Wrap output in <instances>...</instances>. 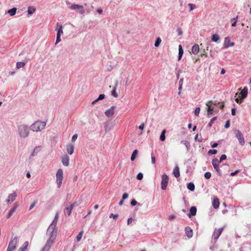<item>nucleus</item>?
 Returning a JSON list of instances; mask_svg holds the SVG:
<instances>
[{
    "label": "nucleus",
    "mask_w": 251,
    "mask_h": 251,
    "mask_svg": "<svg viewBox=\"0 0 251 251\" xmlns=\"http://www.w3.org/2000/svg\"><path fill=\"white\" fill-rule=\"evenodd\" d=\"M53 225H50L47 231V235L49 236L45 245L42 251H49L55 243L57 236V229L56 227L52 226Z\"/></svg>",
    "instance_id": "nucleus-1"
},
{
    "label": "nucleus",
    "mask_w": 251,
    "mask_h": 251,
    "mask_svg": "<svg viewBox=\"0 0 251 251\" xmlns=\"http://www.w3.org/2000/svg\"><path fill=\"white\" fill-rule=\"evenodd\" d=\"M29 127L24 124H21L18 126L19 135L21 138H26L29 134Z\"/></svg>",
    "instance_id": "nucleus-2"
},
{
    "label": "nucleus",
    "mask_w": 251,
    "mask_h": 251,
    "mask_svg": "<svg viewBox=\"0 0 251 251\" xmlns=\"http://www.w3.org/2000/svg\"><path fill=\"white\" fill-rule=\"evenodd\" d=\"M46 125V122L37 121L30 126L29 128L34 132H39L45 128Z\"/></svg>",
    "instance_id": "nucleus-3"
},
{
    "label": "nucleus",
    "mask_w": 251,
    "mask_h": 251,
    "mask_svg": "<svg viewBox=\"0 0 251 251\" xmlns=\"http://www.w3.org/2000/svg\"><path fill=\"white\" fill-rule=\"evenodd\" d=\"M18 241V239L17 236L12 238L9 242L6 251H13L16 249Z\"/></svg>",
    "instance_id": "nucleus-4"
},
{
    "label": "nucleus",
    "mask_w": 251,
    "mask_h": 251,
    "mask_svg": "<svg viewBox=\"0 0 251 251\" xmlns=\"http://www.w3.org/2000/svg\"><path fill=\"white\" fill-rule=\"evenodd\" d=\"M235 137L238 139L239 144L241 146H244L245 144L244 138L242 132L238 129H235L234 131Z\"/></svg>",
    "instance_id": "nucleus-5"
},
{
    "label": "nucleus",
    "mask_w": 251,
    "mask_h": 251,
    "mask_svg": "<svg viewBox=\"0 0 251 251\" xmlns=\"http://www.w3.org/2000/svg\"><path fill=\"white\" fill-rule=\"evenodd\" d=\"M57 27H58L57 29V33L56 35V40L55 42V45L58 44L59 42L61 41V36L63 34V26L59 24V23H57Z\"/></svg>",
    "instance_id": "nucleus-6"
},
{
    "label": "nucleus",
    "mask_w": 251,
    "mask_h": 251,
    "mask_svg": "<svg viewBox=\"0 0 251 251\" xmlns=\"http://www.w3.org/2000/svg\"><path fill=\"white\" fill-rule=\"evenodd\" d=\"M56 182L58 185V187L59 188L63 179V171L61 169H59L56 174Z\"/></svg>",
    "instance_id": "nucleus-7"
},
{
    "label": "nucleus",
    "mask_w": 251,
    "mask_h": 251,
    "mask_svg": "<svg viewBox=\"0 0 251 251\" xmlns=\"http://www.w3.org/2000/svg\"><path fill=\"white\" fill-rule=\"evenodd\" d=\"M169 181V177L166 174H164L162 176V179L161 182V187L163 190L166 189Z\"/></svg>",
    "instance_id": "nucleus-8"
},
{
    "label": "nucleus",
    "mask_w": 251,
    "mask_h": 251,
    "mask_svg": "<svg viewBox=\"0 0 251 251\" xmlns=\"http://www.w3.org/2000/svg\"><path fill=\"white\" fill-rule=\"evenodd\" d=\"M238 95V93H236L235 95V98H236L235 101L238 103H241L243 100L245 99L247 97L248 95V94L244 92L243 91H241L239 94L240 99H239V98H237Z\"/></svg>",
    "instance_id": "nucleus-9"
},
{
    "label": "nucleus",
    "mask_w": 251,
    "mask_h": 251,
    "mask_svg": "<svg viewBox=\"0 0 251 251\" xmlns=\"http://www.w3.org/2000/svg\"><path fill=\"white\" fill-rule=\"evenodd\" d=\"M77 205L78 204L76 202H75L71 204L69 206L66 207L65 209H64L65 215L69 216L72 213V211L74 207L77 206Z\"/></svg>",
    "instance_id": "nucleus-10"
},
{
    "label": "nucleus",
    "mask_w": 251,
    "mask_h": 251,
    "mask_svg": "<svg viewBox=\"0 0 251 251\" xmlns=\"http://www.w3.org/2000/svg\"><path fill=\"white\" fill-rule=\"evenodd\" d=\"M70 8L71 10H80L79 13L81 14H82L84 13V10L82 5L78 4H73L70 6Z\"/></svg>",
    "instance_id": "nucleus-11"
},
{
    "label": "nucleus",
    "mask_w": 251,
    "mask_h": 251,
    "mask_svg": "<svg viewBox=\"0 0 251 251\" xmlns=\"http://www.w3.org/2000/svg\"><path fill=\"white\" fill-rule=\"evenodd\" d=\"M223 230V227L220 228L218 229H215L214 233H213V237L214 240H215L216 241L218 239V238L219 237L220 235L222 233Z\"/></svg>",
    "instance_id": "nucleus-12"
},
{
    "label": "nucleus",
    "mask_w": 251,
    "mask_h": 251,
    "mask_svg": "<svg viewBox=\"0 0 251 251\" xmlns=\"http://www.w3.org/2000/svg\"><path fill=\"white\" fill-rule=\"evenodd\" d=\"M234 45L233 42H230L229 37H226L225 39L224 48H227L229 47H232Z\"/></svg>",
    "instance_id": "nucleus-13"
},
{
    "label": "nucleus",
    "mask_w": 251,
    "mask_h": 251,
    "mask_svg": "<svg viewBox=\"0 0 251 251\" xmlns=\"http://www.w3.org/2000/svg\"><path fill=\"white\" fill-rule=\"evenodd\" d=\"M17 197V194L15 192H13L12 194L9 195L8 199L6 200L7 203H11L13 202Z\"/></svg>",
    "instance_id": "nucleus-14"
},
{
    "label": "nucleus",
    "mask_w": 251,
    "mask_h": 251,
    "mask_svg": "<svg viewBox=\"0 0 251 251\" xmlns=\"http://www.w3.org/2000/svg\"><path fill=\"white\" fill-rule=\"evenodd\" d=\"M115 106H113L105 112V115L108 117H110L114 115Z\"/></svg>",
    "instance_id": "nucleus-15"
},
{
    "label": "nucleus",
    "mask_w": 251,
    "mask_h": 251,
    "mask_svg": "<svg viewBox=\"0 0 251 251\" xmlns=\"http://www.w3.org/2000/svg\"><path fill=\"white\" fill-rule=\"evenodd\" d=\"M17 205H15L9 210L8 214L6 215V218L7 219L10 218L13 215V214L16 212L17 208Z\"/></svg>",
    "instance_id": "nucleus-16"
},
{
    "label": "nucleus",
    "mask_w": 251,
    "mask_h": 251,
    "mask_svg": "<svg viewBox=\"0 0 251 251\" xmlns=\"http://www.w3.org/2000/svg\"><path fill=\"white\" fill-rule=\"evenodd\" d=\"M69 157L67 155H64L62 158V163L63 165L68 166L69 165Z\"/></svg>",
    "instance_id": "nucleus-17"
},
{
    "label": "nucleus",
    "mask_w": 251,
    "mask_h": 251,
    "mask_svg": "<svg viewBox=\"0 0 251 251\" xmlns=\"http://www.w3.org/2000/svg\"><path fill=\"white\" fill-rule=\"evenodd\" d=\"M197 213V208L195 206H192L190 210L189 213L188 214V216L189 218L194 216Z\"/></svg>",
    "instance_id": "nucleus-18"
},
{
    "label": "nucleus",
    "mask_w": 251,
    "mask_h": 251,
    "mask_svg": "<svg viewBox=\"0 0 251 251\" xmlns=\"http://www.w3.org/2000/svg\"><path fill=\"white\" fill-rule=\"evenodd\" d=\"M74 149H75V146H74V145H73V144L68 145H67V146H66L67 151L68 153L71 155L74 153Z\"/></svg>",
    "instance_id": "nucleus-19"
},
{
    "label": "nucleus",
    "mask_w": 251,
    "mask_h": 251,
    "mask_svg": "<svg viewBox=\"0 0 251 251\" xmlns=\"http://www.w3.org/2000/svg\"><path fill=\"white\" fill-rule=\"evenodd\" d=\"M200 50L199 46L198 44H195L192 48V53L194 54H197Z\"/></svg>",
    "instance_id": "nucleus-20"
},
{
    "label": "nucleus",
    "mask_w": 251,
    "mask_h": 251,
    "mask_svg": "<svg viewBox=\"0 0 251 251\" xmlns=\"http://www.w3.org/2000/svg\"><path fill=\"white\" fill-rule=\"evenodd\" d=\"M185 233L189 238L193 236V231L190 227L188 226L185 228Z\"/></svg>",
    "instance_id": "nucleus-21"
},
{
    "label": "nucleus",
    "mask_w": 251,
    "mask_h": 251,
    "mask_svg": "<svg viewBox=\"0 0 251 251\" xmlns=\"http://www.w3.org/2000/svg\"><path fill=\"white\" fill-rule=\"evenodd\" d=\"M220 204L219 200L218 198H215L213 199L212 201V206L215 209L219 207Z\"/></svg>",
    "instance_id": "nucleus-22"
},
{
    "label": "nucleus",
    "mask_w": 251,
    "mask_h": 251,
    "mask_svg": "<svg viewBox=\"0 0 251 251\" xmlns=\"http://www.w3.org/2000/svg\"><path fill=\"white\" fill-rule=\"evenodd\" d=\"M40 151H41V147L40 146L36 147L34 149L32 152L31 153V156H34L38 154V153L40 152Z\"/></svg>",
    "instance_id": "nucleus-23"
},
{
    "label": "nucleus",
    "mask_w": 251,
    "mask_h": 251,
    "mask_svg": "<svg viewBox=\"0 0 251 251\" xmlns=\"http://www.w3.org/2000/svg\"><path fill=\"white\" fill-rule=\"evenodd\" d=\"M173 174L176 177H178L180 176L179 167L176 166L173 170Z\"/></svg>",
    "instance_id": "nucleus-24"
},
{
    "label": "nucleus",
    "mask_w": 251,
    "mask_h": 251,
    "mask_svg": "<svg viewBox=\"0 0 251 251\" xmlns=\"http://www.w3.org/2000/svg\"><path fill=\"white\" fill-rule=\"evenodd\" d=\"M211 103H212V101H208V102H206V105L208 107L207 110L210 111H214V108L212 106V104H211Z\"/></svg>",
    "instance_id": "nucleus-25"
},
{
    "label": "nucleus",
    "mask_w": 251,
    "mask_h": 251,
    "mask_svg": "<svg viewBox=\"0 0 251 251\" xmlns=\"http://www.w3.org/2000/svg\"><path fill=\"white\" fill-rule=\"evenodd\" d=\"M17 8L13 7L8 10L7 13L11 16H13L16 14Z\"/></svg>",
    "instance_id": "nucleus-26"
},
{
    "label": "nucleus",
    "mask_w": 251,
    "mask_h": 251,
    "mask_svg": "<svg viewBox=\"0 0 251 251\" xmlns=\"http://www.w3.org/2000/svg\"><path fill=\"white\" fill-rule=\"evenodd\" d=\"M58 213H57L55 214V216L54 217L53 221H52V222L50 224V225H53L52 226H54L55 227H56V223H57V220H58Z\"/></svg>",
    "instance_id": "nucleus-27"
},
{
    "label": "nucleus",
    "mask_w": 251,
    "mask_h": 251,
    "mask_svg": "<svg viewBox=\"0 0 251 251\" xmlns=\"http://www.w3.org/2000/svg\"><path fill=\"white\" fill-rule=\"evenodd\" d=\"M187 187L189 190L193 191L195 189V185L192 182H189L187 184Z\"/></svg>",
    "instance_id": "nucleus-28"
},
{
    "label": "nucleus",
    "mask_w": 251,
    "mask_h": 251,
    "mask_svg": "<svg viewBox=\"0 0 251 251\" xmlns=\"http://www.w3.org/2000/svg\"><path fill=\"white\" fill-rule=\"evenodd\" d=\"M220 163L221 161L219 160L216 158H214L212 161V164L213 167H215V166H218Z\"/></svg>",
    "instance_id": "nucleus-29"
},
{
    "label": "nucleus",
    "mask_w": 251,
    "mask_h": 251,
    "mask_svg": "<svg viewBox=\"0 0 251 251\" xmlns=\"http://www.w3.org/2000/svg\"><path fill=\"white\" fill-rule=\"evenodd\" d=\"M138 151L137 150H135L133 151V152H132V153L131 154V158H130L131 161H134L135 160V158L136 157V155L138 154Z\"/></svg>",
    "instance_id": "nucleus-30"
},
{
    "label": "nucleus",
    "mask_w": 251,
    "mask_h": 251,
    "mask_svg": "<svg viewBox=\"0 0 251 251\" xmlns=\"http://www.w3.org/2000/svg\"><path fill=\"white\" fill-rule=\"evenodd\" d=\"M35 8H34L33 7H31V6H29L28 7L27 12H28V14L29 15H31L34 12H35Z\"/></svg>",
    "instance_id": "nucleus-31"
},
{
    "label": "nucleus",
    "mask_w": 251,
    "mask_h": 251,
    "mask_svg": "<svg viewBox=\"0 0 251 251\" xmlns=\"http://www.w3.org/2000/svg\"><path fill=\"white\" fill-rule=\"evenodd\" d=\"M219 40V37L217 34H213L211 37V40L214 42H217Z\"/></svg>",
    "instance_id": "nucleus-32"
},
{
    "label": "nucleus",
    "mask_w": 251,
    "mask_h": 251,
    "mask_svg": "<svg viewBox=\"0 0 251 251\" xmlns=\"http://www.w3.org/2000/svg\"><path fill=\"white\" fill-rule=\"evenodd\" d=\"M165 133H166V130L165 129H164L161 133V135L160 136V140L161 141H164L165 140Z\"/></svg>",
    "instance_id": "nucleus-33"
},
{
    "label": "nucleus",
    "mask_w": 251,
    "mask_h": 251,
    "mask_svg": "<svg viewBox=\"0 0 251 251\" xmlns=\"http://www.w3.org/2000/svg\"><path fill=\"white\" fill-rule=\"evenodd\" d=\"M83 234V231L82 230L77 234V235L76 237V241L77 242H79L80 241V240L82 237Z\"/></svg>",
    "instance_id": "nucleus-34"
},
{
    "label": "nucleus",
    "mask_w": 251,
    "mask_h": 251,
    "mask_svg": "<svg viewBox=\"0 0 251 251\" xmlns=\"http://www.w3.org/2000/svg\"><path fill=\"white\" fill-rule=\"evenodd\" d=\"M25 65V63L23 62H18L16 64V67L18 69L23 67Z\"/></svg>",
    "instance_id": "nucleus-35"
},
{
    "label": "nucleus",
    "mask_w": 251,
    "mask_h": 251,
    "mask_svg": "<svg viewBox=\"0 0 251 251\" xmlns=\"http://www.w3.org/2000/svg\"><path fill=\"white\" fill-rule=\"evenodd\" d=\"M161 42V39H160V37L157 38V39L155 40V43H154V46L155 47H158L159 46Z\"/></svg>",
    "instance_id": "nucleus-36"
},
{
    "label": "nucleus",
    "mask_w": 251,
    "mask_h": 251,
    "mask_svg": "<svg viewBox=\"0 0 251 251\" xmlns=\"http://www.w3.org/2000/svg\"><path fill=\"white\" fill-rule=\"evenodd\" d=\"M216 120H217V117H214L212 118L211 119V120H210V121L209 122V123H208V126L209 127H211V126H212V125L213 123L215 121H216Z\"/></svg>",
    "instance_id": "nucleus-37"
},
{
    "label": "nucleus",
    "mask_w": 251,
    "mask_h": 251,
    "mask_svg": "<svg viewBox=\"0 0 251 251\" xmlns=\"http://www.w3.org/2000/svg\"><path fill=\"white\" fill-rule=\"evenodd\" d=\"M184 145L185 146L187 151H189L190 150L191 145L190 143L188 141H187L186 142H184Z\"/></svg>",
    "instance_id": "nucleus-38"
},
{
    "label": "nucleus",
    "mask_w": 251,
    "mask_h": 251,
    "mask_svg": "<svg viewBox=\"0 0 251 251\" xmlns=\"http://www.w3.org/2000/svg\"><path fill=\"white\" fill-rule=\"evenodd\" d=\"M217 152V151L216 150H215V149H213V150H210L208 151V155H210V154H216Z\"/></svg>",
    "instance_id": "nucleus-39"
},
{
    "label": "nucleus",
    "mask_w": 251,
    "mask_h": 251,
    "mask_svg": "<svg viewBox=\"0 0 251 251\" xmlns=\"http://www.w3.org/2000/svg\"><path fill=\"white\" fill-rule=\"evenodd\" d=\"M115 88H113L112 91H111V95L115 98L118 97V95L117 93L116 92Z\"/></svg>",
    "instance_id": "nucleus-40"
},
{
    "label": "nucleus",
    "mask_w": 251,
    "mask_h": 251,
    "mask_svg": "<svg viewBox=\"0 0 251 251\" xmlns=\"http://www.w3.org/2000/svg\"><path fill=\"white\" fill-rule=\"evenodd\" d=\"M238 18V16H237L236 17V18L231 19V21H235L233 23H232V24H231L232 26H235L236 25V23H237V20Z\"/></svg>",
    "instance_id": "nucleus-41"
},
{
    "label": "nucleus",
    "mask_w": 251,
    "mask_h": 251,
    "mask_svg": "<svg viewBox=\"0 0 251 251\" xmlns=\"http://www.w3.org/2000/svg\"><path fill=\"white\" fill-rule=\"evenodd\" d=\"M204 177L206 179H209L211 176V174L209 172H207L204 174Z\"/></svg>",
    "instance_id": "nucleus-42"
},
{
    "label": "nucleus",
    "mask_w": 251,
    "mask_h": 251,
    "mask_svg": "<svg viewBox=\"0 0 251 251\" xmlns=\"http://www.w3.org/2000/svg\"><path fill=\"white\" fill-rule=\"evenodd\" d=\"M200 108L199 107H196L195 110V112H194V114L195 116H198L200 113Z\"/></svg>",
    "instance_id": "nucleus-43"
},
{
    "label": "nucleus",
    "mask_w": 251,
    "mask_h": 251,
    "mask_svg": "<svg viewBox=\"0 0 251 251\" xmlns=\"http://www.w3.org/2000/svg\"><path fill=\"white\" fill-rule=\"evenodd\" d=\"M183 50L181 45H179L178 46V54L183 55Z\"/></svg>",
    "instance_id": "nucleus-44"
},
{
    "label": "nucleus",
    "mask_w": 251,
    "mask_h": 251,
    "mask_svg": "<svg viewBox=\"0 0 251 251\" xmlns=\"http://www.w3.org/2000/svg\"><path fill=\"white\" fill-rule=\"evenodd\" d=\"M143 177V175L142 173H139L136 176V178L138 180H142Z\"/></svg>",
    "instance_id": "nucleus-45"
},
{
    "label": "nucleus",
    "mask_w": 251,
    "mask_h": 251,
    "mask_svg": "<svg viewBox=\"0 0 251 251\" xmlns=\"http://www.w3.org/2000/svg\"><path fill=\"white\" fill-rule=\"evenodd\" d=\"M28 246V242L25 241L24 244V247H22V249L25 251Z\"/></svg>",
    "instance_id": "nucleus-46"
},
{
    "label": "nucleus",
    "mask_w": 251,
    "mask_h": 251,
    "mask_svg": "<svg viewBox=\"0 0 251 251\" xmlns=\"http://www.w3.org/2000/svg\"><path fill=\"white\" fill-rule=\"evenodd\" d=\"M216 170V172H217V174L219 176H221V171L219 168V165L218 166H215V167H213Z\"/></svg>",
    "instance_id": "nucleus-47"
},
{
    "label": "nucleus",
    "mask_w": 251,
    "mask_h": 251,
    "mask_svg": "<svg viewBox=\"0 0 251 251\" xmlns=\"http://www.w3.org/2000/svg\"><path fill=\"white\" fill-rule=\"evenodd\" d=\"M137 204H138V205H140V203H138L134 199H133L131 200V201H130V204L132 205V206H135Z\"/></svg>",
    "instance_id": "nucleus-48"
},
{
    "label": "nucleus",
    "mask_w": 251,
    "mask_h": 251,
    "mask_svg": "<svg viewBox=\"0 0 251 251\" xmlns=\"http://www.w3.org/2000/svg\"><path fill=\"white\" fill-rule=\"evenodd\" d=\"M188 6L190 7V11L196 8V5L193 3H189Z\"/></svg>",
    "instance_id": "nucleus-49"
},
{
    "label": "nucleus",
    "mask_w": 251,
    "mask_h": 251,
    "mask_svg": "<svg viewBox=\"0 0 251 251\" xmlns=\"http://www.w3.org/2000/svg\"><path fill=\"white\" fill-rule=\"evenodd\" d=\"M195 140L196 141H198L199 142H201L202 141V138L201 137L200 138H199V135L198 134H197L195 137Z\"/></svg>",
    "instance_id": "nucleus-50"
},
{
    "label": "nucleus",
    "mask_w": 251,
    "mask_h": 251,
    "mask_svg": "<svg viewBox=\"0 0 251 251\" xmlns=\"http://www.w3.org/2000/svg\"><path fill=\"white\" fill-rule=\"evenodd\" d=\"M151 163L153 164L155 163V157L154 154L152 153L151 154Z\"/></svg>",
    "instance_id": "nucleus-51"
},
{
    "label": "nucleus",
    "mask_w": 251,
    "mask_h": 251,
    "mask_svg": "<svg viewBox=\"0 0 251 251\" xmlns=\"http://www.w3.org/2000/svg\"><path fill=\"white\" fill-rule=\"evenodd\" d=\"M226 154H223L221 155V157H220V161H221V162L224 160H226Z\"/></svg>",
    "instance_id": "nucleus-52"
},
{
    "label": "nucleus",
    "mask_w": 251,
    "mask_h": 251,
    "mask_svg": "<svg viewBox=\"0 0 251 251\" xmlns=\"http://www.w3.org/2000/svg\"><path fill=\"white\" fill-rule=\"evenodd\" d=\"M230 126V121L229 120H227L226 123V124L225 125V127L226 128H228Z\"/></svg>",
    "instance_id": "nucleus-53"
},
{
    "label": "nucleus",
    "mask_w": 251,
    "mask_h": 251,
    "mask_svg": "<svg viewBox=\"0 0 251 251\" xmlns=\"http://www.w3.org/2000/svg\"><path fill=\"white\" fill-rule=\"evenodd\" d=\"M177 31L178 35H181L182 34V30L180 27H178L177 28Z\"/></svg>",
    "instance_id": "nucleus-54"
},
{
    "label": "nucleus",
    "mask_w": 251,
    "mask_h": 251,
    "mask_svg": "<svg viewBox=\"0 0 251 251\" xmlns=\"http://www.w3.org/2000/svg\"><path fill=\"white\" fill-rule=\"evenodd\" d=\"M240 170H236L235 171H234V172H232L230 173V176H235V175H236L238 173L240 172Z\"/></svg>",
    "instance_id": "nucleus-55"
},
{
    "label": "nucleus",
    "mask_w": 251,
    "mask_h": 251,
    "mask_svg": "<svg viewBox=\"0 0 251 251\" xmlns=\"http://www.w3.org/2000/svg\"><path fill=\"white\" fill-rule=\"evenodd\" d=\"M118 217V214H113V213H111L109 215V218H113L114 219Z\"/></svg>",
    "instance_id": "nucleus-56"
},
{
    "label": "nucleus",
    "mask_w": 251,
    "mask_h": 251,
    "mask_svg": "<svg viewBox=\"0 0 251 251\" xmlns=\"http://www.w3.org/2000/svg\"><path fill=\"white\" fill-rule=\"evenodd\" d=\"M128 195L127 193H124L122 196V200H126V199H127L128 198Z\"/></svg>",
    "instance_id": "nucleus-57"
},
{
    "label": "nucleus",
    "mask_w": 251,
    "mask_h": 251,
    "mask_svg": "<svg viewBox=\"0 0 251 251\" xmlns=\"http://www.w3.org/2000/svg\"><path fill=\"white\" fill-rule=\"evenodd\" d=\"M104 98H105L104 94H100L99 95V97L98 98V100H102L104 99Z\"/></svg>",
    "instance_id": "nucleus-58"
},
{
    "label": "nucleus",
    "mask_w": 251,
    "mask_h": 251,
    "mask_svg": "<svg viewBox=\"0 0 251 251\" xmlns=\"http://www.w3.org/2000/svg\"><path fill=\"white\" fill-rule=\"evenodd\" d=\"M77 138V134L74 135L72 138V142L75 141Z\"/></svg>",
    "instance_id": "nucleus-59"
},
{
    "label": "nucleus",
    "mask_w": 251,
    "mask_h": 251,
    "mask_svg": "<svg viewBox=\"0 0 251 251\" xmlns=\"http://www.w3.org/2000/svg\"><path fill=\"white\" fill-rule=\"evenodd\" d=\"M176 218V216L174 214H172L169 216V220H173Z\"/></svg>",
    "instance_id": "nucleus-60"
},
{
    "label": "nucleus",
    "mask_w": 251,
    "mask_h": 251,
    "mask_svg": "<svg viewBox=\"0 0 251 251\" xmlns=\"http://www.w3.org/2000/svg\"><path fill=\"white\" fill-rule=\"evenodd\" d=\"M236 114V109L235 108H233L231 109V115L233 116L235 115Z\"/></svg>",
    "instance_id": "nucleus-61"
},
{
    "label": "nucleus",
    "mask_w": 251,
    "mask_h": 251,
    "mask_svg": "<svg viewBox=\"0 0 251 251\" xmlns=\"http://www.w3.org/2000/svg\"><path fill=\"white\" fill-rule=\"evenodd\" d=\"M218 104H219V107L220 108V109H223L224 107V104L223 103H220V102H218Z\"/></svg>",
    "instance_id": "nucleus-62"
},
{
    "label": "nucleus",
    "mask_w": 251,
    "mask_h": 251,
    "mask_svg": "<svg viewBox=\"0 0 251 251\" xmlns=\"http://www.w3.org/2000/svg\"><path fill=\"white\" fill-rule=\"evenodd\" d=\"M132 221V218H129L128 219H127V224L128 225H130L131 222Z\"/></svg>",
    "instance_id": "nucleus-63"
},
{
    "label": "nucleus",
    "mask_w": 251,
    "mask_h": 251,
    "mask_svg": "<svg viewBox=\"0 0 251 251\" xmlns=\"http://www.w3.org/2000/svg\"><path fill=\"white\" fill-rule=\"evenodd\" d=\"M144 128V123H142L139 126V128L140 129V130H143Z\"/></svg>",
    "instance_id": "nucleus-64"
}]
</instances>
